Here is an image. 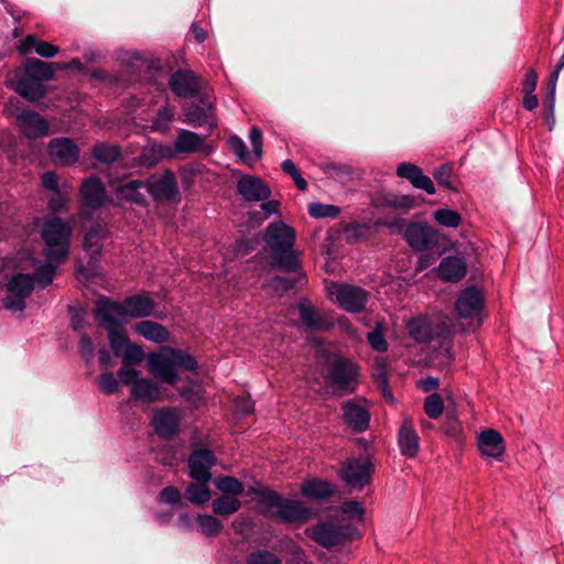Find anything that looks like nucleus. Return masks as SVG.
<instances>
[{
	"mask_svg": "<svg viewBox=\"0 0 564 564\" xmlns=\"http://www.w3.org/2000/svg\"><path fill=\"white\" fill-rule=\"evenodd\" d=\"M91 156L99 163L111 165L122 160L123 153L119 144L96 142L91 148Z\"/></svg>",
	"mask_w": 564,
	"mask_h": 564,
	"instance_id": "nucleus-33",
	"label": "nucleus"
},
{
	"mask_svg": "<svg viewBox=\"0 0 564 564\" xmlns=\"http://www.w3.org/2000/svg\"><path fill=\"white\" fill-rule=\"evenodd\" d=\"M434 219L444 227L457 228L462 223L458 212L449 208H441L434 212Z\"/></svg>",
	"mask_w": 564,
	"mask_h": 564,
	"instance_id": "nucleus-51",
	"label": "nucleus"
},
{
	"mask_svg": "<svg viewBox=\"0 0 564 564\" xmlns=\"http://www.w3.org/2000/svg\"><path fill=\"white\" fill-rule=\"evenodd\" d=\"M217 463L215 453L209 448H196L188 457L189 477L196 481H209L210 468Z\"/></svg>",
	"mask_w": 564,
	"mask_h": 564,
	"instance_id": "nucleus-13",
	"label": "nucleus"
},
{
	"mask_svg": "<svg viewBox=\"0 0 564 564\" xmlns=\"http://www.w3.org/2000/svg\"><path fill=\"white\" fill-rule=\"evenodd\" d=\"M303 497L315 502H326L336 495V487L326 479L313 477L301 484Z\"/></svg>",
	"mask_w": 564,
	"mask_h": 564,
	"instance_id": "nucleus-25",
	"label": "nucleus"
},
{
	"mask_svg": "<svg viewBox=\"0 0 564 564\" xmlns=\"http://www.w3.org/2000/svg\"><path fill=\"white\" fill-rule=\"evenodd\" d=\"M453 173V165L449 163H445L434 170L433 177L440 186L446 187L453 192H457V188L453 185L451 181Z\"/></svg>",
	"mask_w": 564,
	"mask_h": 564,
	"instance_id": "nucleus-52",
	"label": "nucleus"
},
{
	"mask_svg": "<svg viewBox=\"0 0 564 564\" xmlns=\"http://www.w3.org/2000/svg\"><path fill=\"white\" fill-rule=\"evenodd\" d=\"M336 300L346 312L356 314L365 310L369 293L357 285L341 284L337 290Z\"/></svg>",
	"mask_w": 564,
	"mask_h": 564,
	"instance_id": "nucleus-15",
	"label": "nucleus"
},
{
	"mask_svg": "<svg viewBox=\"0 0 564 564\" xmlns=\"http://www.w3.org/2000/svg\"><path fill=\"white\" fill-rule=\"evenodd\" d=\"M236 188L247 202L267 200L271 196V188L258 176L242 175Z\"/></svg>",
	"mask_w": 564,
	"mask_h": 564,
	"instance_id": "nucleus-19",
	"label": "nucleus"
},
{
	"mask_svg": "<svg viewBox=\"0 0 564 564\" xmlns=\"http://www.w3.org/2000/svg\"><path fill=\"white\" fill-rule=\"evenodd\" d=\"M215 486L220 490L223 496H230L238 498L245 491L243 484L234 476H220L215 479Z\"/></svg>",
	"mask_w": 564,
	"mask_h": 564,
	"instance_id": "nucleus-42",
	"label": "nucleus"
},
{
	"mask_svg": "<svg viewBox=\"0 0 564 564\" xmlns=\"http://www.w3.org/2000/svg\"><path fill=\"white\" fill-rule=\"evenodd\" d=\"M209 481H196L189 484L185 489V497L194 505H204L212 498V491L207 484Z\"/></svg>",
	"mask_w": 564,
	"mask_h": 564,
	"instance_id": "nucleus-39",
	"label": "nucleus"
},
{
	"mask_svg": "<svg viewBox=\"0 0 564 564\" xmlns=\"http://www.w3.org/2000/svg\"><path fill=\"white\" fill-rule=\"evenodd\" d=\"M359 376L360 368L356 362L338 356L329 362L324 378L329 387L335 388L334 394L341 397L357 390Z\"/></svg>",
	"mask_w": 564,
	"mask_h": 564,
	"instance_id": "nucleus-8",
	"label": "nucleus"
},
{
	"mask_svg": "<svg viewBox=\"0 0 564 564\" xmlns=\"http://www.w3.org/2000/svg\"><path fill=\"white\" fill-rule=\"evenodd\" d=\"M373 380L377 382L378 388L381 391L382 397L388 402H393L394 398L389 387V379L386 364L379 362L376 372L372 375Z\"/></svg>",
	"mask_w": 564,
	"mask_h": 564,
	"instance_id": "nucleus-50",
	"label": "nucleus"
},
{
	"mask_svg": "<svg viewBox=\"0 0 564 564\" xmlns=\"http://www.w3.org/2000/svg\"><path fill=\"white\" fill-rule=\"evenodd\" d=\"M295 229L283 221H273L265 228L263 240L270 248V267L280 271H299L300 253L294 250Z\"/></svg>",
	"mask_w": 564,
	"mask_h": 564,
	"instance_id": "nucleus-1",
	"label": "nucleus"
},
{
	"mask_svg": "<svg viewBox=\"0 0 564 564\" xmlns=\"http://www.w3.org/2000/svg\"><path fill=\"white\" fill-rule=\"evenodd\" d=\"M70 324L74 330H80L85 326L86 311L83 307L68 306Z\"/></svg>",
	"mask_w": 564,
	"mask_h": 564,
	"instance_id": "nucleus-63",
	"label": "nucleus"
},
{
	"mask_svg": "<svg viewBox=\"0 0 564 564\" xmlns=\"http://www.w3.org/2000/svg\"><path fill=\"white\" fill-rule=\"evenodd\" d=\"M405 328L409 336L417 344L436 343L440 348L448 355L449 360L453 356L449 354L453 326L445 319L431 318L427 316L412 317L406 322Z\"/></svg>",
	"mask_w": 564,
	"mask_h": 564,
	"instance_id": "nucleus-5",
	"label": "nucleus"
},
{
	"mask_svg": "<svg viewBox=\"0 0 564 564\" xmlns=\"http://www.w3.org/2000/svg\"><path fill=\"white\" fill-rule=\"evenodd\" d=\"M181 417L176 408L165 406L155 411L152 426L159 437L170 441L180 432Z\"/></svg>",
	"mask_w": 564,
	"mask_h": 564,
	"instance_id": "nucleus-14",
	"label": "nucleus"
},
{
	"mask_svg": "<svg viewBox=\"0 0 564 564\" xmlns=\"http://www.w3.org/2000/svg\"><path fill=\"white\" fill-rule=\"evenodd\" d=\"M214 108L210 104L207 106H200L193 104L185 111V122L195 128L208 126V130L212 131L217 127L214 119Z\"/></svg>",
	"mask_w": 564,
	"mask_h": 564,
	"instance_id": "nucleus-30",
	"label": "nucleus"
},
{
	"mask_svg": "<svg viewBox=\"0 0 564 564\" xmlns=\"http://www.w3.org/2000/svg\"><path fill=\"white\" fill-rule=\"evenodd\" d=\"M17 121L29 139H39L50 134L48 122L34 110H23L18 116Z\"/></svg>",
	"mask_w": 564,
	"mask_h": 564,
	"instance_id": "nucleus-20",
	"label": "nucleus"
},
{
	"mask_svg": "<svg viewBox=\"0 0 564 564\" xmlns=\"http://www.w3.org/2000/svg\"><path fill=\"white\" fill-rule=\"evenodd\" d=\"M134 330L140 336L156 344H164L170 339V332L163 325L144 319L134 325Z\"/></svg>",
	"mask_w": 564,
	"mask_h": 564,
	"instance_id": "nucleus-34",
	"label": "nucleus"
},
{
	"mask_svg": "<svg viewBox=\"0 0 564 564\" xmlns=\"http://www.w3.org/2000/svg\"><path fill=\"white\" fill-rule=\"evenodd\" d=\"M230 150L245 163L249 164L251 156L248 153L245 141L238 135H231L228 139Z\"/></svg>",
	"mask_w": 564,
	"mask_h": 564,
	"instance_id": "nucleus-58",
	"label": "nucleus"
},
{
	"mask_svg": "<svg viewBox=\"0 0 564 564\" xmlns=\"http://www.w3.org/2000/svg\"><path fill=\"white\" fill-rule=\"evenodd\" d=\"M444 282L456 283L463 280L467 273V264L457 256L443 258L437 268L433 270Z\"/></svg>",
	"mask_w": 564,
	"mask_h": 564,
	"instance_id": "nucleus-27",
	"label": "nucleus"
},
{
	"mask_svg": "<svg viewBox=\"0 0 564 564\" xmlns=\"http://www.w3.org/2000/svg\"><path fill=\"white\" fill-rule=\"evenodd\" d=\"M308 215L313 218H336L340 214V208L332 204L311 203L307 208Z\"/></svg>",
	"mask_w": 564,
	"mask_h": 564,
	"instance_id": "nucleus-49",
	"label": "nucleus"
},
{
	"mask_svg": "<svg viewBox=\"0 0 564 564\" xmlns=\"http://www.w3.org/2000/svg\"><path fill=\"white\" fill-rule=\"evenodd\" d=\"M289 273H296V276L294 279L275 275L269 281V286L275 292L280 293L281 295L288 293L292 289L296 286H304L307 283L306 273L302 270V268L299 271H288Z\"/></svg>",
	"mask_w": 564,
	"mask_h": 564,
	"instance_id": "nucleus-38",
	"label": "nucleus"
},
{
	"mask_svg": "<svg viewBox=\"0 0 564 564\" xmlns=\"http://www.w3.org/2000/svg\"><path fill=\"white\" fill-rule=\"evenodd\" d=\"M8 293L28 299L34 291V279L28 273H15L6 285Z\"/></svg>",
	"mask_w": 564,
	"mask_h": 564,
	"instance_id": "nucleus-37",
	"label": "nucleus"
},
{
	"mask_svg": "<svg viewBox=\"0 0 564 564\" xmlns=\"http://www.w3.org/2000/svg\"><path fill=\"white\" fill-rule=\"evenodd\" d=\"M485 305L482 293L477 286L464 289L455 303L457 314L463 318H473L478 316Z\"/></svg>",
	"mask_w": 564,
	"mask_h": 564,
	"instance_id": "nucleus-18",
	"label": "nucleus"
},
{
	"mask_svg": "<svg viewBox=\"0 0 564 564\" xmlns=\"http://www.w3.org/2000/svg\"><path fill=\"white\" fill-rule=\"evenodd\" d=\"M118 380L110 371L104 372L98 377V388L106 394H113L118 390Z\"/></svg>",
	"mask_w": 564,
	"mask_h": 564,
	"instance_id": "nucleus-59",
	"label": "nucleus"
},
{
	"mask_svg": "<svg viewBox=\"0 0 564 564\" xmlns=\"http://www.w3.org/2000/svg\"><path fill=\"white\" fill-rule=\"evenodd\" d=\"M444 411V401L438 393H432L424 400V412L430 419H438Z\"/></svg>",
	"mask_w": 564,
	"mask_h": 564,
	"instance_id": "nucleus-53",
	"label": "nucleus"
},
{
	"mask_svg": "<svg viewBox=\"0 0 564 564\" xmlns=\"http://www.w3.org/2000/svg\"><path fill=\"white\" fill-rule=\"evenodd\" d=\"M324 172L334 180L341 183L351 181L355 175V171L350 165L336 162L326 163L324 166Z\"/></svg>",
	"mask_w": 564,
	"mask_h": 564,
	"instance_id": "nucleus-45",
	"label": "nucleus"
},
{
	"mask_svg": "<svg viewBox=\"0 0 564 564\" xmlns=\"http://www.w3.org/2000/svg\"><path fill=\"white\" fill-rule=\"evenodd\" d=\"M419 435L410 419H404L398 433V444L402 455L413 458L416 456L420 445Z\"/></svg>",
	"mask_w": 564,
	"mask_h": 564,
	"instance_id": "nucleus-29",
	"label": "nucleus"
},
{
	"mask_svg": "<svg viewBox=\"0 0 564 564\" xmlns=\"http://www.w3.org/2000/svg\"><path fill=\"white\" fill-rule=\"evenodd\" d=\"M175 156V151L169 144L155 143L150 148L144 149L140 156L139 163L144 167H153L163 159H172Z\"/></svg>",
	"mask_w": 564,
	"mask_h": 564,
	"instance_id": "nucleus-35",
	"label": "nucleus"
},
{
	"mask_svg": "<svg viewBox=\"0 0 564 564\" xmlns=\"http://www.w3.org/2000/svg\"><path fill=\"white\" fill-rule=\"evenodd\" d=\"M305 533L311 540L326 550L345 545L354 541L358 535V531L354 525L333 520L319 521L307 528Z\"/></svg>",
	"mask_w": 564,
	"mask_h": 564,
	"instance_id": "nucleus-7",
	"label": "nucleus"
},
{
	"mask_svg": "<svg viewBox=\"0 0 564 564\" xmlns=\"http://www.w3.org/2000/svg\"><path fill=\"white\" fill-rule=\"evenodd\" d=\"M196 521L202 532L208 538L217 536L224 529L221 521L210 514H198Z\"/></svg>",
	"mask_w": 564,
	"mask_h": 564,
	"instance_id": "nucleus-47",
	"label": "nucleus"
},
{
	"mask_svg": "<svg viewBox=\"0 0 564 564\" xmlns=\"http://www.w3.org/2000/svg\"><path fill=\"white\" fill-rule=\"evenodd\" d=\"M373 473L375 465L367 456L365 458H347L341 463L338 475L349 488L362 490L370 484Z\"/></svg>",
	"mask_w": 564,
	"mask_h": 564,
	"instance_id": "nucleus-9",
	"label": "nucleus"
},
{
	"mask_svg": "<svg viewBox=\"0 0 564 564\" xmlns=\"http://www.w3.org/2000/svg\"><path fill=\"white\" fill-rule=\"evenodd\" d=\"M15 91L30 102L42 100L47 95V88L43 83L22 75L18 79Z\"/></svg>",
	"mask_w": 564,
	"mask_h": 564,
	"instance_id": "nucleus-32",
	"label": "nucleus"
},
{
	"mask_svg": "<svg viewBox=\"0 0 564 564\" xmlns=\"http://www.w3.org/2000/svg\"><path fill=\"white\" fill-rule=\"evenodd\" d=\"M95 306L98 307L99 314L111 324H117V319L124 321V317L144 318L154 315L162 318L161 315L153 313L156 304L145 292L127 296L122 302L101 295Z\"/></svg>",
	"mask_w": 564,
	"mask_h": 564,
	"instance_id": "nucleus-2",
	"label": "nucleus"
},
{
	"mask_svg": "<svg viewBox=\"0 0 564 564\" xmlns=\"http://www.w3.org/2000/svg\"><path fill=\"white\" fill-rule=\"evenodd\" d=\"M160 501L166 505L175 506L181 503V492L174 486L164 487L160 491Z\"/></svg>",
	"mask_w": 564,
	"mask_h": 564,
	"instance_id": "nucleus-62",
	"label": "nucleus"
},
{
	"mask_svg": "<svg viewBox=\"0 0 564 564\" xmlns=\"http://www.w3.org/2000/svg\"><path fill=\"white\" fill-rule=\"evenodd\" d=\"M370 412L352 400L343 404V420L355 433H362L369 429Z\"/></svg>",
	"mask_w": 564,
	"mask_h": 564,
	"instance_id": "nucleus-24",
	"label": "nucleus"
},
{
	"mask_svg": "<svg viewBox=\"0 0 564 564\" xmlns=\"http://www.w3.org/2000/svg\"><path fill=\"white\" fill-rule=\"evenodd\" d=\"M86 252L88 253L87 264L78 267L77 272L90 280L100 275L99 261L101 258L102 247H97Z\"/></svg>",
	"mask_w": 564,
	"mask_h": 564,
	"instance_id": "nucleus-43",
	"label": "nucleus"
},
{
	"mask_svg": "<svg viewBox=\"0 0 564 564\" xmlns=\"http://www.w3.org/2000/svg\"><path fill=\"white\" fill-rule=\"evenodd\" d=\"M148 192L154 202H175L180 199V189L174 172L166 169L160 177H148Z\"/></svg>",
	"mask_w": 564,
	"mask_h": 564,
	"instance_id": "nucleus-11",
	"label": "nucleus"
},
{
	"mask_svg": "<svg viewBox=\"0 0 564 564\" xmlns=\"http://www.w3.org/2000/svg\"><path fill=\"white\" fill-rule=\"evenodd\" d=\"M63 68L61 63L44 62L36 57H26L23 64L22 76L44 83L54 78L56 69Z\"/></svg>",
	"mask_w": 564,
	"mask_h": 564,
	"instance_id": "nucleus-26",
	"label": "nucleus"
},
{
	"mask_svg": "<svg viewBox=\"0 0 564 564\" xmlns=\"http://www.w3.org/2000/svg\"><path fill=\"white\" fill-rule=\"evenodd\" d=\"M478 448L482 456L500 460L505 453V441L501 433L494 429L482 431L478 436Z\"/></svg>",
	"mask_w": 564,
	"mask_h": 564,
	"instance_id": "nucleus-28",
	"label": "nucleus"
},
{
	"mask_svg": "<svg viewBox=\"0 0 564 564\" xmlns=\"http://www.w3.org/2000/svg\"><path fill=\"white\" fill-rule=\"evenodd\" d=\"M47 152L51 158L63 166H70L79 160L80 150L70 138L61 137L52 139L47 144Z\"/></svg>",
	"mask_w": 564,
	"mask_h": 564,
	"instance_id": "nucleus-16",
	"label": "nucleus"
},
{
	"mask_svg": "<svg viewBox=\"0 0 564 564\" xmlns=\"http://www.w3.org/2000/svg\"><path fill=\"white\" fill-rule=\"evenodd\" d=\"M247 564H282V561L270 551L256 550L248 555Z\"/></svg>",
	"mask_w": 564,
	"mask_h": 564,
	"instance_id": "nucleus-56",
	"label": "nucleus"
},
{
	"mask_svg": "<svg viewBox=\"0 0 564 564\" xmlns=\"http://www.w3.org/2000/svg\"><path fill=\"white\" fill-rule=\"evenodd\" d=\"M93 314H94V317L96 321H98L105 325V329L107 330V335H108V339H109V346L112 350V354L116 357H121L124 349L131 343L127 335V332L122 328L124 321L117 319V324H111L102 315L99 314V310L96 306L93 310Z\"/></svg>",
	"mask_w": 564,
	"mask_h": 564,
	"instance_id": "nucleus-17",
	"label": "nucleus"
},
{
	"mask_svg": "<svg viewBox=\"0 0 564 564\" xmlns=\"http://www.w3.org/2000/svg\"><path fill=\"white\" fill-rule=\"evenodd\" d=\"M241 508V501L236 497L220 496L213 500V512L220 517H228Z\"/></svg>",
	"mask_w": 564,
	"mask_h": 564,
	"instance_id": "nucleus-40",
	"label": "nucleus"
},
{
	"mask_svg": "<svg viewBox=\"0 0 564 564\" xmlns=\"http://www.w3.org/2000/svg\"><path fill=\"white\" fill-rule=\"evenodd\" d=\"M139 371L132 366H123L117 371V376L124 386L133 387L134 382L139 381Z\"/></svg>",
	"mask_w": 564,
	"mask_h": 564,
	"instance_id": "nucleus-61",
	"label": "nucleus"
},
{
	"mask_svg": "<svg viewBox=\"0 0 564 564\" xmlns=\"http://www.w3.org/2000/svg\"><path fill=\"white\" fill-rule=\"evenodd\" d=\"M58 264L55 261H46L41 267L36 268L34 273L31 274L34 279V283L36 282L40 288L46 289L52 284L54 276L56 274V267Z\"/></svg>",
	"mask_w": 564,
	"mask_h": 564,
	"instance_id": "nucleus-44",
	"label": "nucleus"
},
{
	"mask_svg": "<svg viewBox=\"0 0 564 564\" xmlns=\"http://www.w3.org/2000/svg\"><path fill=\"white\" fill-rule=\"evenodd\" d=\"M254 492L259 505L267 509L265 513L278 519L280 522L305 523L313 517L312 509L304 506L301 501L284 498L272 489L263 488Z\"/></svg>",
	"mask_w": 564,
	"mask_h": 564,
	"instance_id": "nucleus-3",
	"label": "nucleus"
},
{
	"mask_svg": "<svg viewBox=\"0 0 564 564\" xmlns=\"http://www.w3.org/2000/svg\"><path fill=\"white\" fill-rule=\"evenodd\" d=\"M171 90L181 98H193L198 95V78L193 70L178 69L170 77Z\"/></svg>",
	"mask_w": 564,
	"mask_h": 564,
	"instance_id": "nucleus-22",
	"label": "nucleus"
},
{
	"mask_svg": "<svg viewBox=\"0 0 564 564\" xmlns=\"http://www.w3.org/2000/svg\"><path fill=\"white\" fill-rule=\"evenodd\" d=\"M78 198L83 207L91 210H98L109 202L107 188L97 175L83 180L78 189Z\"/></svg>",
	"mask_w": 564,
	"mask_h": 564,
	"instance_id": "nucleus-12",
	"label": "nucleus"
},
{
	"mask_svg": "<svg viewBox=\"0 0 564 564\" xmlns=\"http://www.w3.org/2000/svg\"><path fill=\"white\" fill-rule=\"evenodd\" d=\"M73 226L58 216L46 219L41 229V239L44 243L43 256L48 261L61 264L69 254Z\"/></svg>",
	"mask_w": 564,
	"mask_h": 564,
	"instance_id": "nucleus-6",
	"label": "nucleus"
},
{
	"mask_svg": "<svg viewBox=\"0 0 564 564\" xmlns=\"http://www.w3.org/2000/svg\"><path fill=\"white\" fill-rule=\"evenodd\" d=\"M249 139L252 145L254 156L257 159H260L263 154L261 129L256 126L251 127L249 132Z\"/></svg>",
	"mask_w": 564,
	"mask_h": 564,
	"instance_id": "nucleus-64",
	"label": "nucleus"
},
{
	"mask_svg": "<svg viewBox=\"0 0 564 564\" xmlns=\"http://www.w3.org/2000/svg\"><path fill=\"white\" fill-rule=\"evenodd\" d=\"M384 326L383 323L378 322L370 333L367 335V340L370 347L377 352H386L388 351L389 345L384 337Z\"/></svg>",
	"mask_w": 564,
	"mask_h": 564,
	"instance_id": "nucleus-48",
	"label": "nucleus"
},
{
	"mask_svg": "<svg viewBox=\"0 0 564 564\" xmlns=\"http://www.w3.org/2000/svg\"><path fill=\"white\" fill-rule=\"evenodd\" d=\"M108 235V227L104 223L94 224L84 236L83 248L85 251L93 250L94 248L101 247L99 242L106 239Z\"/></svg>",
	"mask_w": 564,
	"mask_h": 564,
	"instance_id": "nucleus-41",
	"label": "nucleus"
},
{
	"mask_svg": "<svg viewBox=\"0 0 564 564\" xmlns=\"http://www.w3.org/2000/svg\"><path fill=\"white\" fill-rule=\"evenodd\" d=\"M68 198L61 192L55 193L47 202V208L53 215L67 210Z\"/></svg>",
	"mask_w": 564,
	"mask_h": 564,
	"instance_id": "nucleus-60",
	"label": "nucleus"
},
{
	"mask_svg": "<svg viewBox=\"0 0 564 564\" xmlns=\"http://www.w3.org/2000/svg\"><path fill=\"white\" fill-rule=\"evenodd\" d=\"M206 135H199L196 132L181 129L174 141L173 150L176 153H204L208 155L212 147L206 144Z\"/></svg>",
	"mask_w": 564,
	"mask_h": 564,
	"instance_id": "nucleus-21",
	"label": "nucleus"
},
{
	"mask_svg": "<svg viewBox=\"0 0 564 564\" xmlns=\"http://www.w3.org/2000/svg\"><path fill=\"white\" fill-rule=\"evenodd\" d=\"M297 311L302 323L311 330L325 332L332 326L325 317L316 312L315 307L306 299H303L297 304Z\"/></svg>",
	"mask_w": 564,
	"mask_h": 564,
	"instance_id": "nucleus-31",
	"label": "nucleus"
},
{
	"mask_svg": "<svg viewBox=\"0 0 564 564\" xmlns=\"http://www.w3.org/2000/svg\"><path fill=\"white\" fill-rule=\"evenodd\" d=\"M117 196L128 203L135 204L140 207H148L149 202L145 196L137 189H126L124 185H119L116 188Z\"/></svg>",
	"mask_w": 564,
	"mask_h": 564,
	"instance_id": "nucleus-54",
	"label": "nucleus"
},
{
	"mask_svg": "<svg viewBox=\"0 0 564 564\" xmlns=\"http://www.w3.org/2000/svg\"><path fill=\"white\" fill-rule=\"evenodd\" d=\"M131 397L144 403H153L161 398L159 386L149 378H141L131 388Z\"/></svg>",
	"mask_w": 564,
	"mask_h": 564,
	"instance_id": "nucleus-36",
	"label": "nucleus"
},
{
	"mask_svg": "<svg viewBox=\"0 0 564 564\" xmlns=\"http://www.w3.org/2000/svg\"><path fill=\"white\" fill-rule=\"evenodd\" d=\"M419 198L411 195H387L384 205L394 209L408 212L419 206Z\"/></svg>",
	"mask_w": 564,
	"mask_h": 564,
	"instance_id": "nucleus-46",
	"label": "nucleus"
},
{
	"mask_svg": "<svg viewBox=\"0 0 564 564\" xmlns=\"http://www.w3.org/2000/svg\"><path fill=\"white\" fill-rule=\"evenodd\" d=\"M169 355L152 352L148 357V368L151 373L167 384H175L178 380L177 369L195 372L198 361L186 350L180 348H165Z\"/></svg>",
	"mask_w": 564,
	"mask_h": 564,
	"instance_id": "nucleus-4",
	"label": "nucleus"
},
{
	"mask_svg": "<svg viewBox=\"0 0 564 564\" xmlns=\"http://www.w3.org/2000/svg\"><path fill=\"white\" fill-rule=\"evenodd\" d=\"M397 175L408 180L412 186L422 189L430 195L436 193V188L431 177L425 175L420 166L410 162H401L397 166Z\"/></svg>",
	"mask_w": 564,
	"mask_h": 564,
	"instance_id": "nucleus-23",
	"label": "nucleus"
},
{
	"mask_svg": "<svg viewBox=\"0 0 564 564\" xmlns=\"http://www.w3.org/2000/svg\"><path fill=\"white\" fill-rule=\"evenodd\" d=\"M121 357L123 366L139 365L144 359V350L140 345L130 343Z\"/></svg>",
	"mask_w": 564,
	"mask_h": 564,
	"instance_id": "nucleus-55",
	"label": "nucleus"
},
{
	"mask_svg": "<svg viewBox=\"0 0 564 564\" xmlns=\"http://www.w3.org/2000/svg\"><path fill=\"white\" fill-rule=\"evenodd\" d=\"M440 230L422 221L408 223L403 232V239L416 252L435 249L440 245Z\"/></svg>",
	"mask_w": 564,
	"mask_h": 564,
	"instance_id": "nucleus-10",
	"label": "nucleus"
},
{
	"mask_svg": "<svg viewBox=\"0 0 564 564\" xmlns=\"http://www.w3.org/2000/svg\"><path fill=\"white\" fill-rule=\"evenodd\" d=\"M174 118V110L170 106H164L158 110L155 118L152 121V129L155 131H165L169 123Z\"/></svg>",
	"mask_w": 564,
	"mask_h": 564,
	"instance_id": "nucleus-57",
	"label": "nucleus"
}]
</instances>
